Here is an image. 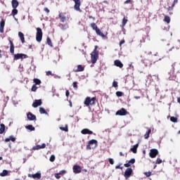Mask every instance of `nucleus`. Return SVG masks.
<instances>
[{
	"label": "nucleus",
	"instance_id": "nucleus-1",
	"mask_svg": "<svg viewBox=\"0 0 180 180\" xmlns=\"http://www.w3.org/2000/svg\"><path fill=\"white\" fill-rule=\"evenodd\" d=\"M96 49L98 46H95V49L91 53V58L92 64H96V61H98V58H99V53L96 51Z\"/></svg>",
	"mask_w": 180,
	"mask_h": 180
},
{
	"label": "nucleus",
	"instance_id": "nucleus-2",
	"mask_svg": "<svg viewBox=\"0 0 180 180\" xmlns=\"http://www.w3.org/2000/svg\"><path fill=\"white\" fill-rule=\"evenodd\" d=\"M42 39H43V31L41 30V28L37 27V33H36V41L38 43H40Z\"/></svg>",
	"mask_w": 180,
	"mask_h": 180
},
{
	"label": "nucleus",
	"instance_id": "nucleus-3",
	"mask_svg": "<svg viewBox=\"0 0 180 180\" xmlns=\"http://www.w3.org/2000/svg\"><path fill=\"white\" fill-rule=\"evenodd\" d=\"M133 174V169L128 167L124 172V176L125 179H129L130 176H131V174Z\"/></svg>",
	"mask_w": 180,
	"mask_h": 180
},
{
	"label": "nucleus",
	"instance_id": "nucleus-4",
	"mask_svg": "<svg viewBox=\"0 0 180 180\" xmlns=\"http://www.w3.org/2000/svg\"><path fill=\"white\" fill-rule=\"evenodd\" d=\"M20 58H27V55L25 53H16L14 55V60H20Z\"/></svg>",
	"mask_w": 180,
	"mask_h": 180
},
{
	"label": "nucleus",
	"instance_id": "nucleus-5",
	"mask_svg": "<svg viewBox=\"0 0 180 180\" xmlns=\"http://www.w3.org/2000/svg\"><path fill=\"white\" fill-rule=\"evenodd\" d=\"M116 116H126L127 115V110L124 108H122L120 110H117L115 113Z\"/></svg>",
	"mask_w": 180,
	"mask_h": 180
},
{
	"label": "nucleus",
	"instance_id": "nucleus-6",
	"mask_svg": "<svg viewBox=\"0 0 180 180\" xmlns=\"http://www.w3.org/2000/svg\"><path fill=\"white\" fill-rule=\"evenodd\" d=\"M149 155H150V158H155V157H157V155H158V150L151 149L149 153Z\"/></svg>",
	"mask_w": 180,
	"mask_h": 180
},
{
	"label": "nucleus",
	"instance_id": "nucleus-7",
	"mask_svg": "<svg viewBox=\"0 0 180 180\" xmlns=\"http://www.w3.org/2000/svg\"><path fill=\"white\" fill-rule=\"evenodd\" d=\"M75 2V11H77L78 12H81V8L79 7L81 6V0H73Z\"/></svg>",
	"mask_w": 180,
	"mask_h": 180
},
{
	"label": "nucleus",
	"instance_id": "nucleus-8",
	"mask_svg": "<svg viewBox=\"0 0 180 180\" xmlns=\"http://www.w3.org/2000/svg\"><path fill=\"white\" fill-rule=\"evenodd\" d=\"M29 178H33V179H40L41 178V173L37 172L34 174H28Z\"/></svg>",
	"mask_w": 180,
	"mask_h": 180
},
{
	"label": "nucleus",
	"instance_id": "nucleus-9",
	"mask_svg": "<svg viewBox=\"0 0 180 180\" xmlns=\"http://www.w3.org/2000/svg\"><path fill=\"white\" fill-rule=\"evenodd\" d=\"M81 171H82V169L79 165H75L73 166V172L75 174H81Z\"/></svg>",
	"mask_w": 180,
	"mask_h": 180
},
{
	"label": "nucleus",
	"instance_id": "nucleus-10",
	"mask_svg": "<svg viewBox=\"0 0 180 180\" xmlns=\"http://www.w3.org/2000/svg\"><path fill=\"white\" fill-rule=\"evenodd\" d=\"M41 99L39 100H35L34 103H32L33 108H39V106H41Z\"/></svg>",
	"mask_w": 180,
	"mask_h": 180
},
{
	"label": "nucleus",
	"instance_id": "nucleus-11",
	"mask_svg": "<svg viewBox=\"0 0 180 180\" xmlns=\"http://www.w3.org/2000/svg\"><path fill=\"white\" fill-rule=\"evenodd\" d=\"M134 162H136V159L134 158H132L130 160H129V162L127 163H125L124 165V166L126 167V168H129V167H131V165H133V164H134Z\"/></svg>",
	"mask_w": 180,
	"mask_h": 180
},
{
	"label": "nucleus",
	"instance_id": "nucleus-12",
	"mask_svg": "<svg viewBox=\"0 0 180 180\" xmlns=\"http://www.w3.org/2000/svg\"><path fill=\"white\" fill-rule=\"evenodd\" d=\"M41 148H46V143H42L41 145H37L32 147V150L36 151V150H41Z\"/></svg>",
	"mask_w": 180,
	"mask_h": 180
},
{
	"label": "nucleus",
	"instance_id": "nucleus-13",
	"mask_svg": "<svg viewBox=\"0 0 180 180\" xmlns=\"http://www.w3.org/2000/svg\"><path fill=\"white\" fill-rule=\"evenodd\" d=\"M27 117L28 120L30 121L36 120V115H33L32 112H28L27 114Z\"/></svg>",
	"mask_w": 180,
	"mask_h": 180
},
{
	"label": "nucleus",
	"instance_id": "nucleus-14",
	"mask_svg": "<svg viewBox=\"0 0 180 180\" xmlns=\"http://www.w3.org/2000/svg\"><path fill=\"white\" fill-rule=\"evenodd\" d=\"M8 41L10 43V53L13 54L15 53V45H13V42L11 39Z\"/></svg>",
	"mask_w": 180,
	"mask_h": 180
},
{
	"label": "nucleus",
	"instance_id": "nucleus-15",
	"mask_svg": "<svg viewBox=\"0 0 180 180\" xmlns=\"http://www.w3.org/2000/svg\"><path fill=\"white\" fill-rule=\"evenodd\" d=\"M11 5L13 9H16V8L19 6V1H18V0H12Z\"/></svg>",
	"mask_w": 180,
	"mask_h": 180
},
{
	"label": "nucleus",
	"instance_id": "nucleus-16",
	"mask_svg": "<svg viewBox=\"0 0 180 180\" xmlns=\"http://www.w3.org/2000/svg\"><path fill=\"white\" fill-rule=\"evenodd\" d=\"M4 27H5V20L2 18L0 22V32L4 33Z\"/></svg>",
	"mask_w": 180,
	"mask_h": 180
},
{
	"label": "nucleus",
	"instance_id": "nucleus-17",
	"mask_svg": "<svg viewBox=\"0 0 180 180\" xmlns=\"http://www.w3.org/2000/svg\"><path fill=\"white\" fill-rule=\"evenodd\" d=\"M82 134H94V132L88 129H84L81 131Z\"/></svg>",
	"mask_w": 180,
	"mask_h": 180
},
{
	"label": "nucleus",
	"instance_id": "nucleus-18",
	"mask_svg": "<svg viewBox=\"0 0 180 180\" xmlns=\"http://www.w3.org/2000/svg\"><path fill=\"white\" fill-rule=\"evenodd\" d=\"M137 148H139V143H136L134 146H133V147L130 148V151L134 153V154H136L137 153Z\"/></svg>",
	"mask_w": 180,
	"mask_h": 180
},
{
	"label": "nucleus",
	"instance_id": "nucleus-19",
	"mask_svg": "<svg viewBox=\"0 0 180 180\" xmlns=\"http://www.w3.org/2000/svg\"><path fill=\"white\" fill-rule=\"evenodd\" d=\"M9 141L15 142V141H16V138H15V136H13V135H11V136H10L8 138H6V139H5V142H6V143H8V142H9Z\"/></svg>",
	"mask_w": 180,
	"mask_h": 180
},
{
	"label": "nucleus",
	"instance_id": "nucleus-20",
	"mask_svg": "<svg viewBox=\"0 0 180 180\" xmlns=\"http://www.w3.org/2000/svg\"><path fill=\"white\" fill-rule=\"evenodd\" d=\"M114 64L116 67H119V68H123V63L119 60H115Z\"/></svg>",
	"mask_w": 180,
	"mask_h": 180
},
{
	"label": "nucleus",
	"instance_id": "nucleus-21",
	"mask_svg": "<svg viewBox=\"0 0 180 180\" xmlns=\"http://www.w3.org/2000/svg\"><path fill=\"white\" fill-rule=\"evenodd\" d=\"M18 37H20L21 43H25V34L22 32H18Z\"/></svg>",
	"mask_w": 180,
	"mask_h": 180
},
{
	"label": "nucleus",
	"instance_id": "nucleus-22",
	"mask_svg": "<svg viewBox=\"0 0 180 180\" xmlns=\"http://www.w3.org/2000/svg\"><path fill=\"white\" fill-rule=\"evenodd\" d=\"M95 32L98 36H100L103 39L105 37V34L101 32V30H99V28H98Z\"/></svg>",
	"mask_w": 180,
	"mask_h": 180
},
{
	"label": "nucleus",
	"instance_id": "nucleus-23",
	"mask_svg": "<svg viewBox=\"0 0 180 180\" xmlns=\"http://www.w3.org/2000/svg\"><path fill=\"white\" fill-rule=\"evenodd\" d=\"M91 97H86L84 100V105H86V106H89V105H91Z\"/></svg>",
	"mask_w": 180,
	"mask_h": 180
},
{
	"label": "nucleus",
	"instance_id": "nucleus-24",
	"mask_svg": "<svg viewBox=\"0 0 180 180\" xmlns=\"http://www.w3.org/2000/svg\"><path fill=\"white\" fill-rule=\"evenodd\" d=\"M58 16L61 22H63V23H64V22H65V20H67V18H65V16H64V14H63V13H59Z\"/></svg>",
	"mask_w": 180,
	"mask_h": 180
},
{
	"label": "nucleus",
	"instance_id": "nucleus-25",
	"mask_svg": "<svg viewBox=\"0 0 180 180\" xmlns=\"http://www.w3.org/2000/svg\"><path fill=\"white\" fill-rule=\"evenodd\" d=\"M84 67H82V65H77V69L75 71V72H81L82 71H84Z\"/></svg>",
	"mask_w": 180,
	"mask_h": 180
},
{
	"label": "nucleus",
	"instance_id": "nucleus-26",
	"mask_svg": "<svg viewBox=\"0 0 180 180\" xmlns=\"http://www.w3.org/2000/svg\"><path fill=\"white\" fill-rule=\"evenodd\" d=\"M25 129H27V130H30V131H34V130H35L34 127H33V125H32V124L26 126Z\"/></svg>",
	"mask_w": 180,
	"mask_h": 180
},
{
	"label": "nucleus",
	"instance_id": "nucleus-27",
	"mask_svg": "<svg viewBox=\"0 0 180 180\" xmlns=\"http://www.w3.org/2000/svg\"><path fill=\"white\" fill-rule=\"evenodd\" d=\"M4 131H5V124H0V134H4Z\"/></svg>",
	"mask_w": 180,
	"mask_h": 180
},
{
	"label": "nucleus",
	"instance_id": "nucleus-28",
	"mask_svg": "<svg viewBox=\"0 0 180 180\" xmlns=\"http://www.w3.org/2000/svg\"><path fill=\"white\" fill-rule=\"evenodd\" d=\"M39 113L41 115H49L48 112H46V110L44 108H39Z\"/></svg>",
	"mask_w": 180,
	"mask_h": 180
},
{
	"label": "nucleus",
	"instance_id": "nucleus-29",
	"mask_svg": "<svg viewBox=\"0 0 180 180\" xmlns=\"http://www.w3.org/2000/svg\"><path fill=\"white\" fill-rule=\"evenodd\" d=\"M150 134H151V129H148L147 132L144 135V139H147L150 137Z\"/></svg>",
	"mask_w": 180,
	"mask_h": 180
},
{
	"label": "nucleus",
	"instance_id": "nucleus-30",
	"mask_svg": "<svg viewBox=\"0 0 180 180\" xmlns=\"http://www.w3.org/2000/svg\"><path fill=\"white\" fill-rule=\"evenodd\" d=\"M8 175V170L4 169L1 173H0V176H6Z\"/></svg>",
	"mask_w": 180,
	"mask_h": 180
},
{
	"label": "nucleus",
	"instance_id": "nucleus-31",
	"mask_svg": "<svg viewBox=\"0 0 180 180\" xmlns=\"http://www.w3.org/2000/svg\"><path fill=\"white\" fill-rule=\"evenodd\" d=\"M169 75H170L169 79H173V80L176 79V77L175 75H174V72H169Z\"/></svg>",
	"mask_w": 180,
	"mask_h": 180
},
{
	"label": "nucleus",
	"instance_id": "nucleus-32",
	"mask_svg": "<svg viewBox=\"0 0 180 180\" xmlns=\"http://www.w3.org/2000/svg\"><path fill=\"white\" fill-rule=\"evenodd\" d=\"M89 144L91 146L92 144H98V141L95 140V139H91L89 141Z\"/></svg>",
	"mask_w": 180,
	"mask_h": 180
},
{
	"label": "nucleus",
	"instance_id": "nucleus-33",
	"mask_svg": "<svg viewBox=\"0 0 180 180\" xmlns=\"http://www.w3.org/2000/svg\"><path fill=\"white\" fill-rule=\"evenodd\" d=\"M91 27L93 29V30H95V31L98 29V26L95 22H92L91 24Z\"/></svg>",
	"mask_w": 180,
	"mask_h": 180
},
{
	"label": "nucleus",
	"instance_id": "nucleus-34",
	"mask_svg": "<svg viewBox=\"0 0 180 180\" xmlns=\"http://www.w3.org/2000/svg\"><path fill=\"white\" fill-rule=\"evenodd\" d=\"M34 82L35 85H40L41 84V81L39 79H34Z\"/></svg>",
	"mask_w": 180,
	"mask_h": 180
},
{
	"label": "nucleus",
	"instance_id": "nucleus-35",
	"mask_svg": "<svg viewBox=\"0 0 180 180\" xmlns=\"http://www.w3.org/2000/svg\"><path fill=\"white\" fill-rule=\"evenodd\" d=\"M164 20L166 22V23H169L171 22V18L169 16L165 15Z\"/></svg>",
	"mask_w": 180,
	"mask_h": 180
},
{
	"label": "nucleus",
	"instance_id": "nucleus-36",
	"mask_svg": "<svg viewBox=\"0 0 180 180\" xmlns=\"http://www.w3.org/2000/svg\"><path fill=\"white\" fill-rule=\"evenodd\" d=\"M46 42L49 46L53 47V44H51V39H50V37H47Z\"/></svg>",
	"mask_w": 180,
	"mask_h": 180
},
{
	"label": "nucleus",
	"instance_id": "nucleus-37",
	"mask_svg": "<svg viewBox=\"0 0 180 180\" xmlns=\"http://www.w3.org/2000/svg\"><path fill=\"white\" fill-rule=\"evenodd\" d=\"M12 15L13 16V17H15V16H16V14L18 13V9H16V8H13V10H12Z\"/></svg>",
	"mask_w": 180,
	"mask_h": 180
},
{
	"label": "nucleus",
	"instance_id": "nucleus-38",
	"mask_svg": "<svg viewBox=\"0 0 180 180\" xmlns=\"http://www.w3.org/2000/svg\"><path fill=\"white\" fill-rule=\"evenodd\" d=\"M170 120L173 122V123H176V122H178V119L175 117H170Z\"/></svg>",
	"mask_w": 180,
	"mask_h": 180
},
{
	"label": "nucleus",
	"instance_id": "nucleus-39",
	"mask_svg": "<svg viewBox=\"0 0 180 180\" xmlns=\"http://www.w3.org/2000/svg\"><path fill=\"white\" fill-rule=\"evenodd\" d=\"M60 129L63 131H68V127L67 125L65 127H60Z\"/></svg>",
	"mask_w": 180,
	"mask_h": 180
},
{
	"label": "nucleus",
	"instance_id": "nucleus-40",
	"mask_svg": "<svg viewBox=\"0 0 180 180\" xmlns=\"http://www.w3.org/2000/svg\"><path fill=\"white\" fill-rule=\"evenodd\" d=\"M55 160H56V156L54 155H51L49 158V160L51 161V162H54Z\"/></svg>",
	"mask_w": 180,
	"mask_h": 180
},
{
	"label": "nucleus",
	"instance_id": "nucleus-41",
	"mask_svg": "<svg viewBox=\"0 0 180 180\" xmlns=\"http://www.w3.org/2000/svg\"><path fill=\"white\" fill-rule=\"evenodd\" d=\"M31 91H32V92H36V91H37V86H36V84H34L32 86Z\"/></svg>",
	"mask_w": 180,
	"mask_h": 180
},
{
	"label": "nucleus",
	"instance_id": "nucleus-42",
	"mask_svg": "<svg viewBox=\"0 0 180 180\" xmlns=\"http://www.w3.org/2000/svg\"><path fill=\"white\" fill-rule=\"evenodd\" d=\"M126 23H127V19H126L125 18H124L122 19V27H124V26H126Z\"/></svg>",
	"mask_w": 180,
	"mask_h": 180
},
{
	"label": "nucleus",
	"instance_id": "nucleus-43",
	"mask_svg": "<svg viewBox=\"0 0 180 180\" xmlns=\"http://www.w3.org/2000/svg\"><path fill=\"white\" fill-rule=\"evenodd\" d=\"M122 165V163H120L117 166H115V169H123V167H120Z\"/></svg>",
	"mask_w": 180,
	"mask_h": 180
},
{
	"label": "nucleus",
	"instance_id": "nucleus-44",
	"mask_svg": "<svg viewBox=\"0 0 180 180\" xmlns=\"http://www.w3.org/2000/svg\"><path fill=\"white\" fill-rule=\"evenodd\" d=\"M62 29L63 30H67L68 29V25H62Z\"/></svg>",
	"mask_w": 180,
	"mask_h": 180
},
{
	"label": "nucleus",
	"instance_id": "nucleus-45",
	"mask_svg": "<svg viewBox=\"0 0 180 180\" xmlns=\"http://www.w3.org/2000/svg\"><path fill=\"white\" fill-rule=\"evenodd\" d=\"M116 95H117V96H119V97L123 96V92H122V91H117V92H116Z\"/></svg>",
	"mask_w": 180,
	"mask_h": 180
},
{
	"label": "nucleus",
	"instance_id": "nucleus-46",
	"mask_svg": "<svg viewBox=\"0 0 180 180\" xmlns=\"http://www.w3.org/2000/svg\"><path fill=\"white\" fill-rule=\"evenodd\" d=\"M108 162H110V164H111V165H113V164H115V160H113L112 158H109Z\"/></svg>",
	"mask_w": 180,
	"mask_h": 180
},
{
	"label": "nucleus",
	"instance_id": "nucleus-47",
	"mask_svg": "<svg viewBox=\"0 0 180 180\" xmlns=\"http://www.w3.org/2000/svg\"><path fill=\"white\" fill-rule=\"evenodd\" d=\"M90 105H95V98L94 97L91 98Z\"/></svg>",
	"mask_w": 180,
	"mask_h": 180
},
{
	"label": "nucleus",
	"instance_id": "nucleus-48",
	"mask_svg": "<svg viewBox=\"0 0 180 180\" xmlns=\"http://www.w3.org/2000/svg\"><path fill=\"white\" fill-rule=\"evenodd\" d=\"M144 175L147 177L151 176V172H144Z\"/></svg>",
	"mask_w": 180,
	"mask_h": 180
},
{
	"label": "nucleus",
	"instance_id": "nucleus-49",
	"mask_svg": "<svg viewBox=\"0 0 180 180\" xmlns=\"http://www.w3.org/2000/svg\"><path fill=\"white\" fill-rule=\"evenodd\" d=\"M112 86H114V88H117L118 85H117V82L114 81L112 82Z\"/></svg>",
	"mask_w": 180,
	"mask_h": 180
},
{
	"label": "nucleus",
	"instance_id": "nucleus-50",
	"mask_svg": "<svg viewBox=\"0 0 180 180\" xmlns=\"http://www.w3.org/2000/svg\"><path fill=\"white\" fill-rule=\"evenodd\" d=\"M59 174L60 175H64V174H67V171L65 170H61L58 172Z\"/></svg>",
	"mask_w": 180,
	"mask_h": 180
},
{
	"label": "nucleus",
	"instance_id": "nucleus-51",
	"mask_svg": "<svg viewBox=\"0 0 180 180\" xmlns=\"http://www.w3.org/2000/svg\"><path fill=\"white\" fill-rule=\"evenodd\" d=\"M73 88L75 89H78V86L77 85V82H73Z\"/></svg>",
	"mask_w": 180,
	"mask_h": 180
},
{
	"label": "nucleus",
	"instance_id": "nucleus-52",
	"mask_svg": "<svg viewBox=\"0 0 180 180\" xmlns=\"http://www.w3.org/2000/svg\"><path fill=\"white\" fill-rule=\"evenodd\" d=\"M60 174L59 173H56L55 174V178H56V179H60V178H61V176H60Z\"/></svg>",
	"mask_w": 180,
	"mask_h": 180
},
{
	"label": "nucleus",
	"instance_id": "nucleus-53",
	"mask_svg": "<svg viewBox=\"0 0 180 180\" xmlns=\"http://www.w3.org/2000/svg\"><path fill=\"white\" fill-rule=\"evenodd\" d=\"M162 162V160L158 158L156 160V164H161Z\"/></svg>",
	"mask_w": 180,
	"mask_h": 180
},
{
	"label": "nucleus",
	"instance_id": "nucleus-54",
	"mask_svg": "<svg viewBox=\"0 0 180 180\" xmlns=\"http://www.w3.org/2000/svg\"><path fill=\"white\" fill-rule=\"evenodd\" d=\"M176 4H178V0H174L172 8H174V6H175V5H176Z\"/></svg>",
	"mask_w": 180,
	"mask_h": 180
},
{
	"label": "nucleus",
	"instance_id": "nucleus-55",
	"mask_svg": "<svg viewBox=\"0 0 180 180\" xmlns=\"http://www.w3.org/2000/svg\"><path fill=\"white\" fill-rule=\"evenodd\" d=\"M46 75L49 77V75H53V73L51 72V71H46Z\"/></svg>",
	"mask_w": 180,
	"mask_h": 180
},
{
	"label": "nucleus",
	"instance_id": "nucleus-56",
	"mask_svg": "<svg viewBox=\"0 0 180 180\" xmlns=\"http://www.w3.org/2000/svg\"><path fill=\"white\" fill-rule=\"evenodd\" d=\"M129 68H131L132 71H134V66L131 63L129 65Z\"/></svg>",
	"mask_w": 180,
	"mask_h": 180
},
{
	"label": "nucleus",
	"instance_id": "nucleus-57",
	"mask_svg": "<svg viewBox=\"0 0 180 180\" xmlns=\"http://www.w3.org/2000/svg\"><path fill=\"white\" fill-rule=\"evenodd\" d=\"M44 11L46 12V13H50V10H49L47 8H45Z\"/></svg>",
	"mask_w": 180,
	"mask_h": 180
},
{
	"label": "nucleus",
	"instance_id": "nucleus-58",
	"mask_svg": "<svg viewBox=\"0 0 180 180\" xmlns=\"http://www.w3.org/2000/svg\"><path fill=\"white\" fill-rule=\"evenodd\" d=\"M65 95L66 96H70V91L68 90L65 91Z\"/></svg>",
	"mask_w": 180,
	"mask_h": 180
},
{
	"label": "nucleus",
	"instance_id": "nucleus-59",
	"mask_svg": "<svg viewBox=\"0 0 180 180\" xmlns=\"http://www.w3.org/2000/svg\"><path fill=\"white\" fill-rule=\"evenodd\" d=\"M54 78H58V79H60V78H61V77H60V76H58V75H54Z\"/></svg>",
	"mask_w": 180,
	"mask_h": 180
},
{
	"label": "nucleus",
	"instance_id": "nucleus-60",
	"mask_svg": "<svg viewBox=\"0 0 180 180\" xmlns=\"http://www.w3.org/2000/svg\"><path fill=\"white\" fill-rule=\"evenodd\" d=\"M122 44H124V40H122L120 42V46H122Z\"/></svg>",
	"mask_w": 180,
	"mask_h": 180
},
{
	"label": "nucleus",
	"instance_id": "nucleus-61",
	"mask_svg": "<svg viewBox=\"0 0 180 180\" xmlns=\"http://www.w3.org/2000/svg\"><path fill=\"white\" fill-rule=\"evenodd\" d=\"M86 148H87V150H91V145H87L86 146Z\"/></svg>",
	"mask_w": 180,
	"mask_h": 180
},
{
	"label": "nucleus",
	"instance_id": "nucleus-62",
	"mask_svg": "<svg viewBox=\"0 0 180 180\" xmlns=\"http://www.w3.org/2000/svg\"><path fill=\"white\" fill-rule=\"evenodd\" d=\"M130 2H131V0H127L125 1V4H130Z\"/></svg>",
	"mask_w": 180,
	"mask_h": 180
},
{
	"label": "nucleus",
	"instance_id": "nucleus-63",
	"mask_svg": "<svg viewBox=\"0 0 180 180\" xmlns=\"http://www.w3.org/2000/svg\"><path fill=\"white\" fill-rule=\"evenodd\" d=\"M177 102L178 103H180V97L177 98Z\"/></svg>",
	"mask_w": 180,
	"mask_h": 180
},
{
	"label": "nucleus",
	"instance_id": "nucleus-64",
	"mask_svg": "<svg viewBox=\"0 0 180 180\" xmlns=\"http://www.w3.org/2000/svg\"><path fill=\"white\" fill-rule=\"evenodd\" d=\"M135 99H140V96H134Z\"/></svg>",
	"mask_w": 180,
	"mask_h": 180
}]
</instances>
